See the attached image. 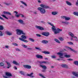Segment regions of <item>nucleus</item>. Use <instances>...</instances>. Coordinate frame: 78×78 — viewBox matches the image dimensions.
<instances>
[{
	"mask_svg": "<svg viewBox=\"0 0 78 78\" xmlns=\"http://www.w3.org/2000/svg\"><path fill=\"white\" fill-rule=\"evenodd\" d=\"M40 6L41 7H38L37 8V9L40 11L41 14H45L46 12L45 9H47L50 8L49 6L45 5L44 4H41Z\"/></svg>",
	"mask_w": 78,
	"mask_h": 78,
	"instance_id": "nucleus-1",
	"label": "nucleus"
},
{
	"mask_svg": "<svg viewBox=\"0 0 78 78\" xmlns=\"http://www.w3.org/2000/svg\"><path fill=\"white\" fill-rule=\"evenodd\" d=\"M48 23L52 27H51V29L52 31H53L54 32V33L55 34H58V33H59L60 31H62V29H59L58 28L57 29H56V27L55 26H53V24H51L50 23Z\"/></svg>",
	"mask_w": 78,
	"mask_h": 78,
	"instance_id": "nucleus-2",
	"label": "nucleus"
},
{
	"mask_svg": "<svg viewBox=\"0 0 78 78\" xmlns=\"http://www.w3.org/2000/svg\"><path fill=\"white\" fill-rule=\"evenodd\" d=\"M57 55L59 56V58H63L64 57H62L63 55H64V57L66 58H70V55H67V53L66 52H64V53H62L61 52H58L57 53Z\"/></svg>",
	"mask_w": 78,
	"mask_h": 78,
	"instance_id": "nucleus-3",
	"label": "nucleus"
},
{
	"mask_svg": "<svg viewBox=\"0 0 78 78\" xmlns=\"http://www.w3.org/2000/svg\"><path fill=\"white\" fill-rule=\"evenodd\" d=\"M16 33L17 35H20L22 34L23 35H25V33H24L23 30L20 29H16Z\"/></svg>",
	"mask_w": 78,
	"mask_h": 78,
	"instance_id": "nucleus-4",
	"label": "nucleus"
},
{
	"mask_svg": "<svg viewBox=\"0 0 78 78\" xmlns=\"http://www.w3.org/2000/svg\"><path fill=\"white\" fill-rule=\"evenodd\" d=\"M21 37L22 38H21L20 37L19 38V40L20 41H23V42H26V43L27 42H28V41L25 40L27 39V37L26 36L24 35H22L21 36Z\"/></svg>",
	"mask_w": 78,
	"mask_h": 78,
	"instance_id": "nucleus-5",
	"label": "nucleus"
},
{
	"mask_svg": "<svg viewBox=\"0 0 78 78\" xmlns=\"http://www.w3.org/2000/svg\"><path fill=\"white\" fill-rule=\"evenodd\" d=\"M39 66L41 67H42L43 69V70H42V72H46V71H47V66L45 65H41V64H40Z\"/></svg>",
	"mask_w": 78,
	"mask_h": 78,
	"instance_id": "nucleus-6",
	"label": "nucleus"
},
{
	"mask_svg": "<svg viewBox=\"0 0 78 78\" xmlns=\"http://www.w3.org/2000/svg\"><path fill=\"white\" fill-rule=\"evenodd\" d=\"M69 35L70 36H71V37H74V38H75V41L76 42H78V39L77 38V37H74L73 34V33H72V32H69Z\"/></svg>",
	"mask_w": 78,
	"mask_h": 78,
	"instance_id": "nucleus-7",
	"label": "nucleus"
},
{
	"mask_svg": "<svg viewBox=\"0 0 78 78\" xmlns=\"http://www.w3.org/2000/svg\"><path fill=\"white\" fill-rule=\"evenodd\" d=\"M41 34L45 36H48L50 35V34L49 32H42Z\"/></svg>",
	"mask_w": 78,
	"mask_h": 78,
	"instance_id": "nucleus-8",
	"label": "nucleus"
},
{
	"mask_svg": "<svg viewBox=\"0 0 78 78\" xmlns=\"http://www.w3.org/2000/svg\"><path fill=\"white\" fill-rule=\"evenodd\" d=\"M23 67H24V68H25V69H30L31 68V66L27 65H23Z\"/></svg>",
	"mask_w": 78,
	"mask_h": 78,
	"instance_id": "nucleus-9",
	"label": "nucleus"
},
{
	"mask_svg": "<svg viewBox=\"0 0 78 78\" xmlns=\"http://www.w3.org/2000/svg\"><path fill=\"white\" fill-rule=\"evenodd\" d=\"M38 63H39V64H42V63H44V64H50V62H46V61H38Z\"/></svg>",
	"mask_w": 78,
	"mask_h": 78,
	"instance_id": "nucleus-10",
	"label": "nucleus"
},
{
	"mask_svg": "<svg viewBox=\"0 0 78 78\" xmlns=\"http://www.w3.org/2000/svg\"><path fill=\"white\" fill-rule=\"evenodd\" d=\"M18 22L20 23V24H22V25H25V23L23 21V20H18Z\"/></svg>",
	"mask_w": 78,
	"mask_h": 78,
	"instance_id": "nucleus-11",
	"label": "nucleus"
},
{
	"mask_svg": "<svg viewBox=\"0 0 78 78\" xmlns=\"http://www.w3.org/2000/svg\"><path fill=\"white\" fill-rule=\"evenodd\" d=\"M5 63H6V64H7V66H7L6 67L7 69H9V68H10V67H11V65L9 62L6 61L5 62Z\"/></svg>",
	"mask_w": 78,
	"mask_h": 78,
	"instance_id": "nucleus-12",
	"label": "nucleus"
},
{
	"mask_svg": "<svg viewBox=\"0 0 78 78\" xmlns=\"http://www.w3.org/2000/svg\"><path fill=\"white\" fill-rule=\"evenodd\" d=\"M5 75L7 76H9V77L12 76V74L8 72H6L5 73Z\"/></svg>",
	"mask_w": 78,
	"mask_h": 78,
	"instance_id": "nucleus-13",
	"label": "nucleus"
},
{
	"mask_svg": "<svg viewBox=\"0 0 78 78\" xmlns=\"http://www.w3.org/2000/svg\"><path fill=\"white\" fill-rule=\"evenodd\" d=\"M36 28L37 29H39L40 30H44V28L41 26H36Z\"/></svg>",
	"mask_w": 78,
	"mask_h": 78,
	"instance_id": "nucleus-14",
	"label": "nucleus"
},
{
	"mask_svg": "<svg viewBox=\"0 0 78 78\" xmlns=\"http://www.w3.org/2000/svg\"><path fill=\"white\" fill-rule=\"evenodd\" d=\"M36 58L39 59H43V57L41 55H36Z\"/></svg>",
	"mask_w": 78,
	"mask_h": 78,
	"instance_id": "nucleus-15",
	"label": "nucleus"
},
{
	"mask_svg": "<svg viewBox=\"0 0 78 78\" xmlns=\"http://www.w3.org/2000/svg\"><path fill=\"white\" fill-rule=\"evenodd\" d=\"M73 75L74 76H75L76 77H78V72H73L72 73Z\"/></svg>",
	"mask_w": 78,
	"mask_h": 78,
	"instance_id": "nucleus-16",
	"label": "nucleus"
},
{
	"mask_svg": "<svg viewBox=\"0 0 78 78\" xmlns=\"http://www.w3.org/2000/svg\"><path fill=\"white\" fill-rule=\"evenodd\" d=\"M3 13L5 14H8V15H9V16H11V13L9 12H6L5 11H4L3 12Z\"/></svg>",
	"mask_w": 78,
	"mask_h": 78,
	"instance_id": "nucleus-17",
	"label": "nucleus"
},
{
	"mask_svg": "<svg viewBox=\"0 0 78 78\" xmlns=\"http://www.w3.org/2000/svg\"><path fill=\"white\" fill-rule=\"evenodd\" d=\"M12 63L15 65H16L17 66H19L20 64L19 63H17V62H16V61H13L12 62Z\"/></svg>",
	"mask_w": 78,
	"mask_h": 78,
	"instance_id": "nucleus-18",
	"label": "nucleus"
},
{
	"mask_svg": "<svg viewBox=\"0 0 78 78\" xmlns=\"http://www.w3.org/2000/svg\"><path fill=\"white\" fill-rule=\"evenodd\" d=\"M32 75H33V73H31L30 74H27V75L28 76H30V77H31V78H33V77H34V76H32Z\"/></svg>",
	"mask_w": 78,
	"mask_h": 78,
	"instance_id": "nucleus-19",
	"label": "nucleus"
},
{
	"mask_svg": "<svg viewBox=\"0 0 78 78\" xmlns=\"http://www.w3.org/2000/svg\"><path fill=\"white\" fill-rule=\"evenodd\" d=\"M62 67H64L66 68V69H68V66L66 64H63L62 65Z\"/></svg>",
	"mask_w": 78,
	"mask_h": 78,
	"instance_id": "nucleus-20",
	"label": "nucleus"
},
{
	"mask_svg": "<svg viewBox=\"0 0 78 78\" xmlns=\"http://www.w3.org/2000/svg\"><path fill=\"white\" fill-rule=\"evenodd\" d=\"M66 2L68 5H69V6H71V5H72V3L68 1H66Z\"/></svg>",
	"mask_w": 78,
	"mask_h": 78,
	"instance_id": "nucleus-21",
	"label": "nucleus"
},
{
	"mask_svg": "<svg viewBox=\"0 0 78 78\" xmlns=\"http://www.w3.org/2000/svg\"><path fill=\"white\" fill-rule=\"evenodd\" d=\"M73 64L75 65L76 66H78V61H76L73 62Z\"/></svg>",
	"mask_w": 78,
	"mask_h": 78,
	"instance_id": "nucleus-22",
	"label": "nucleus"
},
{
	"mask_svg": "<svg viewBox=\"0 0 78 78\" xmlns=\"http://www.w3.org/2000/svg\"><path fill=\"white\" fill-rule=\"evenodd\" d=\"M6 33L7 35H8L9 36H11L12 35V33L9 31L6 32Z\"/></svg>",
	"mask_w": 78,
	"mask_h": 78,
	"instance_id": "nucleus-23",
	"label": "nucleus"
},
{
	"mask_svg": "<svg viewBox=\"0 0 78 78\" xmlns=\"http://www.w3.org/2000/svg\"><path fill=\"white\" fill-rule=\"evenodd\" d=\"M54 41L55 42H57V43H58V44H60V43H61V42L59 41L56 38L54 39Z\"/></svg>",
	"mask_w": 78,
	"mask_h": 78,
	"instance_id": "nucleus-24",
	"label": "nucleus"
},
{
	"mask_svg": "<svg viewBox=\"0 0 78 78\" xmlns=\"http://www.w3.org/2000/svg\"><path fill=\"white\" fill-rule=\"evenodd\" d=\"M61 23H65V24H69V23H70L69 22H68L67 21H62Z\"/></svg>",
	"mask_w": 78,
	"mask_h": 78,
	"instance_id": "nucleus-25",
	"label": "nucleus"
},
{
	"mask_svg": "<svg viewBox=\"0 0 78 78\" xmlns=\"http://www.w3.org/2000/svg\"><path fill=\"white\" fill-rule=\"evenodd\" d=\"M42 53H44V54H46V55H49L50 53V52L48 51H42Z\"/></svg>",
	"mask_w": 78,
	"mask_h": 78,
	"instance_id": "nucleus-26",
	"label": "nucleus"
},
{
	"mask_svg": "<svg viewBox=\"0 0 78 78\" xmlns=\"http://www.w3.org/2000/svg\"><path fill=\"white\" fill-rule=\"evenodd\" d=\"M48 41L45 40H43L41 41V42L43 44H47L48 43Z\"/></svg>",
	"mask_w": 78,
	"mask_h": 78,
	"instance_id": "nucleus-27",
	"label": "nucleus"
},
{
	"mask_svg": "<svg viewBox=\"0 0 78 78\" xmlns=\"http://www.w3.org/2000/svg\"><path fill=\"white\" fill-rule=\"evenodd\" d=\"M69 49H70V50L71 51H72L73 52H74V53H76L77 51L75 50L74 49H73L71 48H69Z\"/></svg>",
	"mask_w": 78,
	"mask_h": 78,
	"instance_id": "nucleus-28",
	"label": "nucleus"
},
{
	"mask_svg": "<svg viewBox=\"0 0 78 78\" xmlns=\"http://www.w3.org/2000/svg\"><path fill=\"white\" fill-rule=\"evenodd\" d=\"M4 5H7V6H9V5H11V3H7L6 2L4 3Z\"/></svg>",
	"mask_w": 78,
	"mask_h": 78,
	"instance_id": "nucleus-29",
	"label": "nucleus"
},
{
	"mask_svg": "<svg viewBox=\"0 0 78 78\" xmlns=\"http://www.w3.org/2000/svg\"><path fill=\"white\" fill-rule=\"evenodd\" d=\"M58 14V12H52V15H56Z\"/></svg>",
	"mask_w": 78,
	"mask_h": 78,
	"instance_id": "nucleus-30",
	"label": "nucleus"
},
{
	"mask_svg": "<svg viewBox=\"0 0 78 78\" xmlns=\"http://www.w3.org/2000/svg\"><path fill=\"white\" fill-rule=\"evenodd\" d=\"M20 2H21V3H22L23 4V5H24L25 6H27V4H26V3H25L24 2L21 1Z\"/></svg>",
	"mask_w": 78,
	"mask_h": 78,
	"instance_id": "nucleus-31",
	"label": "nucleus"
},
{
	"mask_svg": "<svg viewBox=\"0 0 78 78\" xmlns=\"http://www.w3.org/2000/svg\"><path fill=\"white\" fill-rule=\"evenodd\" d=\"M20 73L21 75H25V73L23 72L22 71H20Z\"/></svg>",
	"mask_w": 78,
	"mask_h": 78,
	"instance_id": "nucleus-32",
	"label": "nucleus"
},
{
	"mask_svg": "<svg viewBox=\"0 0 78 78\" xmlns=\"http://www.w3.org/2000/svg\"><path fill=\"white\" fill-rule=\"evenodd\" d=\"M22 47H24V48H27V47H28V46H27V45L24 44H22Z\"/></svg>",
	"mask_w": 78,
	"mask_h": 78,
	"instance_id": "nucleus-33",
	"label": "nucleus"
},
{
	"mask_svg": "<svg viewBox=\"0 0 78 78\" xmlns=\"http://www.w3.org/2000/svg\"><path fill=\"white\" fill-rule=\"evenodd\" d=\"M70 17H67V16H66V18H65V20H70Z\"/></svg>",
	"mask_w": 78,
	"mask_h": 78,
	"instance_id": "nucleus-34",
	"label": "nucleus"
},
{
	"mask_svg": "<svg viewBox=\"0 0 78 78\" xmlns=\"http://www.w3.org/2000/svg\"><path fill=\"white\" fill-rule=\"evenodd\" d=\"M1 16L3 17H4V18H5V19H8V18H7L6 16H5V15H2Z\"/></svg>",
	"mask_w": 78,
	"mask_h": 78,
	"instance_id": "nucleus-35",
	"label": "nucleus"
},
{
	"mask_svg": "<svg viewBox=\"0 0 78 78\" xmlns=\"http://www.w3.org/2000/svg\"><path fill=\"white\" fill-rule=\"evenodd\" d=\"M29 39L30 41H31V42H34V40L33 39H32L31 38H29Z\"/></svg>",
	"mask_w": 78,
	"mask_h": 78,
	"instance_id": "nucleus-36",
	"label": "nucleus"
},
{
	"mask_svg": "<svg viewBox=\"0 0 78 78\" xmlns=\"http://www.w3.org/2000/svg\"><path fill=\"white\" fill-rule=\"evenodd\" d=\"M21 15V14H15V16L16 17H17V18H18V17H19V16Z\"/></svg>",
	"mask_w": 78,
	"mask_h": 78,
	"instance_id": "nucleus-37",
	"label": "nucleus"
},
{
	"mask_svg": "<svg viewBox=\"0 0 78 78\" xmlns=\"http://www.w3.org/2000/svg\"><path fill=\"white\" fill-rule=\"evenodd\" d=\"M73 14H74V15H75V16H78V12H73Z\"/></svg>",
	"mask_w": 78,
	"mask_h": 78,
	"instance_id": "nucleus-38",
	"label": "nucleus"
},
{
	"mask_svg": "<svg viewBox=\"0 0 78 78\" xmlns=\"http://www.w3.org/2000/svg\"><path fill=\"white\" fill-rule=\"evenodd\" d=\"M3 27L2 26H0V30H3Z\"/></svg>",
	"mask_w": 78,
	"mask_h": 78,
	"instance_id": "nucleus-39",
	"label": "nucleus"
},
{
	"mask_svg": "<svg viewBox=\"0 0 78 78\" xmlns=\"http://www.w3.org/2000/svg\"><path fill=\"white\" fill-rule=\"evenodd\" d=\"M12 44L13 45L15 46H18V44L16 43H12Z\"/></svg>",
	"mask_w": 78,
	"mask_h": 78,
	"instance_id": "nucleus-40",
	"label": "nucleus"
},
{
	"mask_svg": "<svg viewBox=\"0 0 78 78\" xmlns=\"http://www.w3.org/2000/svg\"><path fill=\"white\" fill-rule=\"evenodd\" d=\"M39 76H41L42 77V78H46L45 77H44V76H43V75L42 74H39Z\"/></svg>",
	"mask_w": 78,
	"mask_h": 78,
	"instance_id": "nucleus-41",
	"label": "nucleus"
},
{
	"mask_svg": "<svg viewBox=\"0 0 78 78\" xmlns=\"http://www.w3.org/2000/svg\"><path fill=\"white\" fill-rule=\"evenodd\" d=\"M59 39L60 41H64V39H63V38H62V37H60L59 38Z\"/></svg>",
	"mask_w": 78,
	"mask_h": 78,
	"instance_id": "nucleus-42",
	"label": "nucleus"
},
{
	"mask_svg": "<svg viewBox=\"0 0 78 78\" xmlns=\"http://www.w3.org/2000/svg\"><path fill=\"white\" fill-rule=\"evenodd\" d=\"M3 32L1 31H0V36H3Z\"/></svg>",
	"mask_w": 78,
	"mask_h": 78,
	"instance_id": "nucleus-43",
	"label": "nucleus"
},
{
	"mask_svg": "<svg viewBox=\"0 0 78 78\" xmlns=\"http://www.w3.org/2000/svg\"><path fill=\"white\" fill-rule=\"evenodd\" d=\"M68 44H69V45H73V43H72V42H68Z\"/></svg>",
	"mask_w": 78,
	"mask_h": 78,
	"instance_id": "nucleus-44",
	"label": "nucleus"
},
{
	"mask_svg": "<svg viewBox=\"0 0 78 78\" xmlns=\"http://www.w3.org/2000/svg\"><path fill=\"white\" fill-rule=\"evenodd\" d=\"M35 49H36L37 50H41V49L40 48H39L35 47Z\"/></svg>",
	"mask_w": 78,
	"mask_h": 78,
	"instance_id": "nucleus-45",
	"label": "nucleus"
},
{
	"mask_svg": "<svg viewBox=\"0 0 78 78\" xmlns=\"http://www.w3.org/2000/svg\"><path fill=\"white\" fill-rule=\"evenodd\" d=\"M0 66H4V63H0Z\"/></svg>",
	"mask_w": 78,
	"mask_h": 78,
	"instance_id": "nucleus-46",
	"label": "nucleus"
},
{
	"mask_svg": "<svg viewBox=\"0 0 78 78\" xmlns=\"http://www.w3.org/2000/svg\"><path fill=\"white\" fill-rule=\"evenodd\" d=\"M36 36H37V37H41V35L39 34H36Z\"/></svg>",
	"mask_w": 78,
	"mask_h": 78,
	"instance_id": "nucleus-47",
	"label": "nucleus"
},
{
	"mask_svg": "<svg viewBox=\"0 0 78 78\" xmlns=\"http://www.w3.org/2000/svg\"><path fill=\"white\" fill-rule=\"evenodd\" d=\"M66 16H61V17H62V19H66Z\"/></svg>",
	"mask_w": 78,
	"mask_h": 78,
	"instance_id": "nucleus-48",
	"label": "nucleus"
},
{
	"mask_svg": "<svg viewBox=\"0 0 78 78\" xmlns=\"http://www.w3.org/2000/svg\"><path fill=\"white\" fill-rule=\"evenodd\" d=\"M16 50L18 51H20V50L19 49L17 48H16Z\"/></svg>",
	"mask_w": 78,
	"mask_h": 78,
	"instance_id": "nucleus-49",
	"label": "nucleus"
},
{
	"mask_svg": "<svg viewBox=\"0 0 78 78\" xmlns=\"http://www.w3.org/2000/svg\"><path fill=\"white\" fill-rule=\"evenodd\" d=\"M3 77L4 78H10V77H6V76H3Z\"/></svg>",
	"mask_w": 78,
	"mask_h": 78,
	"instance_id": "nucleus-50",
	"label": "nucleus"
},
{
	"mask_svg": "<svg viewBox=\"0 0 78 78\" xmlns=\"http://www.w3.org/2000/svg\"><path fill=\"white\" fill-rule=\"evenodd\" d=\"M67 60L69 61L73 60L71 58H68L67 59Z\"/></svg>",
	"mask_w": 78,
	"mask_h": 78,
	"instance_id": "nucleus-51",
	"label": "nucleus"
},
{
	"mask_svg": "<svg viewBox=\"0 0 78 78\" xmlns=\"http://www.w3.org/2000/svg\"><path fill=\"white\" fill-rule=\"evenodd\" d=\"M51 57L53 58H56V56L55 55L51 56Z\"/></svg>",
	"mask_w": 78,
	"mask_h": 78,
	"instance_id": "nucleus-52",
	"label": "nucleus"
},
{
	"mask_svg": "<svg viewBox=\"0 0 78 78\" xmlns=\"http://www.w3.org/2000/svg\"><path fill=\"white\" fill-rule=\"evenodd\" d=\"M41 23H43V24H45V23H46L45 22L43 21H41Z\"/></svg>",
	"mask_w": 78,
	"mask_h": 78,
	"instance_id": "nucleus-53",
	"label": "nucleus"
},
{
	"mask_svg": "<svg viewBox=\"0 0 78 78\" xmlns=\"http://www.w3.org/2000/svg\"><path fill=\"white\" fill-rule=\"evenodd\" d=\"M13 68H14V69H15V70H17V68L16 66H13Z\"/></svg>",
	"mask_w": 78,
	"mask_h": 78,
	"instance_id": "nucleus-54",
	"label": "nucleus"
},
{
	"mask_svg": "<svg viewBox=\"0 0 78 78\" xmlns=\"http://www.w3.org/2000/svg\"><path fill=\"white\" fill-rule=\"evenodd\" d=\"M20 15H21V17H24V18H25V16L22 14H21Z\"/></svg>",
	"mask_w": 78,
	"mask_h": 78,
	"instance_id": "nucleus-55",
	"label": "nucleus"
},
{
	"mask_svg": "<svg viewBox=\"0 0 78 78\" xmlns=\"http://www.w3.org/2000/svg\"><path fill=\"white\" fill-rule=\"evenodd\" d=\"M14 13H16V14H18V12H17L16 11H14Z\"/></svg>",
	"mask_w": 78,
	"mask_h": 78,
	"instance_id": "nucleus-56",
	"label": "nucleus"
},
{
	"mask_svg": "<svg viewBox=\"0 0 78 78\" xmlns=\"http://www.w3.org/2000/svg\"><path fill=\"white\" fill-rule=\"evenodd\" d=\"M0 19H1V20H4V19H3V18H2L1 16H0Z\"/></svg>",
	"mask_w": 78,
	"mask_h": 78,
	"instance_id": "nucleus-57",
	"label": "nucleus"
},
{
	"mask_svg": "<svg viewBox=\"0 0 78 78\" xmlns=\"http://www.w3.org/2000/svg\"><path fill=\"white\" fill-rule=\"evenodd\" d=\"M14 17H15L14 16H11L12 19H14Z\"/></svg>",
	"mask_w": 78,
	"mask_h": 78,
	"instance_id": "nucleus-58",
	"label": "nucleus"
},
{
	"mask_svg": "<svg viewBox=\"0 0 78 78\" xmlns=\"http://www.w3.org/2000/svg\"><path fill=\"white\" fill-rule=\"evenodd\" d=\"M5 47L6 48H9V46H5Z\"/></svg>",
	"mask_w": 78,
	"mask_h": 78,
	"instance_id": "nucleus-59",
	"label": "nucleus"
},
{
	"mask_svg": "<svg viewBox=\"0 0 78 78\" xmlns=\"http://www.w3.org/2000/svg\"><path fill=\"white\" fill-rule=\"evenodd\" d=\"M76 6H78V2H76Z\"/></svg>",
	"mask_w": 78,
	"mask_h": 78,
	"instance_id": "nucleus-60",
	"label": "nucleus"
},
{
	"mask_svg": "<svg viewBox=\"0 0 78 78\" xmlns=\"http://www.w3.org/2000/svg\"><path fill=\"white\" fill-rule=\"evenodd\" d=\"M37 2L38 3H41V1L39 0H37Z\"/></svg>",
	"mask_w": 78,
	"mask_h": 78,
	"instance_id": "nucleus-61",
	"label": "nucleus"
},
{
	"mask_svg": "<svg viewBox=\"0 0 78 78\" xmlns=\"http://www.w3.org/2000/svg\"><path fill=\"white\" fill-rule=\"evenodd\" d=\"M20 7H21V8H24V6H23V5H20Z\"/></svg>",
	"mask_w": 78,
	"mask_h": 78,
	"instance_id": "nucleus-62",
	"label": "nucleus"
},
{
	"mask_svg": "<svg viewBox=\"0 0 78 78\" xmlns=\"http://www.w3.org/2000/svg\"><path fill=\"white\" fill-rule=\"evenodd\" d=\"M31 48H27V50H31Z\"/></svg>",
	"mask_w": 78,
	"mask_h": 78,
	"instance_id": "nucleus-63",
	"label": "nucleus"
},
{
	"mask_svg": "<svg viewBox=\"0 0 78 78\" xmlns=\"http://www.w3.org/2000/svg\"><path fill=\"white\" fill-rule=\"evenodd\" d=\"M34 14H37V12H34Z\"/></svg>",
	"mask_w": 78,
	"mask_h": 78,
	"instance_id": "nucleus-64",
	"label": "nucleus"
}]
</instances>
